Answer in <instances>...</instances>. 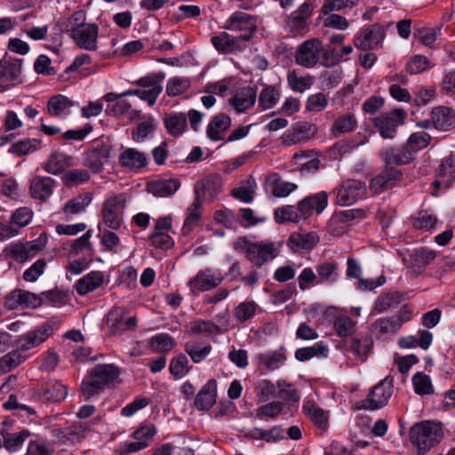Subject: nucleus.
<instances>
[{
  "mask_svg": "<svg viewBox=\"0 0 455 455\" xmlns=\"http://www.w3.org/2000/svg\"><path fill=\"white\" fill-rule=\"evenodd\" d=\"M279 247L269 240L252 242L248 236H239L233 243V248L243 252L247 260L256 267L273 260L278 256Z\"/></svg>",
  "mask_w": 455,
  "mask_h": 455,
  "instance_id": "1",
  "label": "nucleus"
},
{
  "mask_svg": "<svg viewBox=\"0 0 455 455\" xmlns=\"http://www.w3.org/2000/svg\"><path fill=\"white\" fill-rule=\"evenodd\" d=\"M120 375L119 368L114 364H97L81 383V391L85 401H89L108 387Z\"/></svg>",
  "mask_w": 455,
  "mask_h": 455,
  "instance_id": "2",
  "label": "nucleus"
},
{
  "mask_svg": "<svg viewBox=\"0 0 455 455\" xmlns=\"http://www.w3.org/2000/svg\"><path fill=\"white\" fill-rule=\"evenodd\" d=\"M409 435L417 454L424 455L442 441L443 431L440 422L425 420L414 424Z\"/></svg>",
  "mask_w": 455,
  "mask_h": 455,
  "instance_id": "3",
  "label": "nucleus"
},
{
  "mask_svg": "<svg viewBox=\"0 0 455 455\" xmlns=\"http://www.w3.org/2000/svg\"><path fill=\"white\" fill-rule=\"evenodd\" d=\"M394 378L387 376L369 392L367 397L357 403L358 409L378 410L386 406L393 393Z\"/></svg>",
  "mask_w": 455,
  "mask_h": 455,
  "instance_id": "4",
  "label": "nucleus"
},
{
  "mask_svg": "<svg viewBox=\"0 0 455 455\" xmlns=\"http://www.w3.org/2000/svg\"><path fill=\"white\" fill-rule=\"evenodd\" d=\"M405 116V111L395 108L390 112L381 113L372 122L383 139H393L397 128L403 124Z\"/></svg>",
  "mask_w": 455,
  "mask_h": 455,
  "instance_id": "5",
  "label": "nucleus"
},
{
  "mask_svg": "<svg viewBox=\"0 0 455 455\" xmlns=\"http://www.w3.org/2000/svg\"><path fill=\"white\" fill-rule=\"evenodd\" d=\"M323 43L318 38H311L299 44L295 52L296 64L306 68H313L320 63Z\"/></svg>",
  "mask_w": 455,
  "mask_h": 455,
  "instance_id": "6",
  "label": "nucleus"
},
{
  "mask_svg": "<svg viewBox=\"0 0 455 455\" xmlns=\"http://www.w3.org/2000/svg\"><path fill=\"white\" fill-rule=\"evenodd\" d=\"M53 332L51 323H45L37 329L28 331L20 336L13 343V348L18 349L21 354L44 342Z\"/></svg>",
  "mask_w": 455,
  "mask_h": 455,
  "instance_id": "7",
  "label": "nucleus"
},
{
  "mask_svg": "<svg viewBox=\"0 0 455 455\" xmlns=\"http://www.w3.org/2000/svg\"><path fill=\"white\" fill-rule=\"evenodd\" d=\"M365 183L358 180H347L337 188V204L339 205H351L366 195Z\"/></svg>",
  "mask_w": 455,
  "mask_h": 455,
  "instance_id": "8",
  "label": "nucleus"
},
{
  "mask_svg": "<svg viewBox=\"0 0 455 455\" xmlns=\"http://www.w3.org/2000/svg\"><path fill=\"white\" fill-rule=\"evenodd\" d=\"M4 305L10 310L18 307L37 308L43 305V299L28 291L15 289L8 293L4 299Z\"/></svg>",
  "mask_w": 455,
  "mask_h": 455,
  "instance_id": "9",
  "label": "nucleus"
},
{
  "mask_svg": "<svg viewBox=\"0 0 455 455\" xmlns=\"http://www.w3.org/2000/svg\"><path fill=\"white\" fill-rule=\"evenodd\" d=\"M125 196L118 195L108 198L103 204V221L111 229H118L121 227V211L124 208Z\"/></svg>",
  "mask_w": 455,
  "mask_h": 455,
  "instance_id": "10",
  "label": "nucleus"
},
{
  "mask_svg": "<svg viewBox=\"0 0 455 455\" xmlns=\"http://www.w3.org/2000/svg\"><path fill=\"white\" fill-rule=\"evenodd\" d=\"M126 308L116 307L112 308L108 314V324L113 335H121L124 332L134 330L137 326L136 316L125 318Z\"/></svg>",
  "mask_w": 455,
  "mask_h": 455,
  "instance_id": "11",
  "label": "nucleus"
},
{
  "mask_svg": "<svg viewBox=\"0 0 455 455\" xmlns=\"http://www.w3.org/2000/svg\"><path fill=\"white\" fill-rule=\"evenodd\" d=\"M386 36V29L381 24L375 23L362 30L360 35L355 38L354 44L356 48L371 50L376 48L382 43Z\"/></svg>",
  "mask_w": 455,
  "mask_h": 455,
  "instance_id": "12",
  "label": "nucleus"
},
{
  "mask_svg": "<svg viewBox=\"0 0 455 455\" xmlns=\"http://www.w3.org/2000/svg\"><path fill=\"white\" fill-rule=\"evenodd\" d=\"M314 4L305 2L292 12L287 20V26L293 36H302L307 31V20L312 15Z\"/></svg>",
  "mask_w": 455,
  "mask_h": 455,
  "instance_id": "13",
  "label": "nucleus"
},
{
  "mask_svg": "<svg viewBox=\"0 0 455 455\" xmlns=\"http://www.w3.org/2000/svg\"><path fill=\"white\" fill-rule=\"evenodd\" d=\"M21 64L19 59L0 61V86L4 90L21 83Z\"/></svg>",
  "mask_w": 455,
  "mask_h": 455,
  "instance_id": "14",
  "label": "nucleus"
},
{
  "mask_svg": "<svg viewBox=\"0 0 455 455\" xmlns=\"http://www.w3.org/2000/svg\"><path fill=\"white\" fill-rule=\"evenodd\" d=\"M224 28L231 31H240L241 36H248V39L251 40L256 31L257 23L253 16L236 12L229 17Z\"/></svg>",
  "mask_w": 455,
  "mask_h": 455,
  "instance_id": "15",
  "label": "nucleus"
},
{
  "mask_svg": "<svg viewBox=\"0 0 455 455\" xmlns=\"http://www.w3.org/2000/svg\"><path fill=\"white\" fill-rule=\"evenodd\" d=\"M223 281V275L220 270L205 268L199 271L195 277L189 280L188 285L192 291H206L216 288Z\"/></svg>",
  "mask_w": 455,
  "mask_h": 455,
  "instance_id": "16",
  "label": "nucleus"
},
{
  "mask_svg": "<svg viewBox=\"0 0 455 455\" xmlns=\"http://www.w3.org/2000/svg\"><path fill=\"white\" fill-rule=\"evenodd\" d=\"M99 27L94 23H88L69 34L70 38L81 49L95 51L97 49V38Z\"/></svg>",
  "mask_w": 455,
  "mask_h": 455,
  "instance_id": "17",
  "label": "nucleus"
},
{
  "mask_svg": "<svg viewBox=\"0 0 455 455\" xmlns=\"http://www.w3.org/2000/svg\"><path fill=\"white\" fill-rule=\"evenodd\" d=\"M36 395L44 403H60L68 395V387L61 382L52 379L36 389Z\"/></svg>",
  "mask_w": 455,
  "mask_h": 455,
  "instance_id": "18",
  "label": "nucleus"
},
{
  "mask_svg": "<svg viewBox=\"0 0 455 455\" xmlns=\"http://www.w3.org/2000/svg\"><path fill=\"white\" fill-rule=\"evenodd\" d=\"M299 212L305 220H307L314 212L321 214L328 205V195L324 191L315 193L306 196L299 202Z\"/></svg>",
  "mask_w": 455,
  "mask_h": 455,
  "instance_id": "19",
  "label": "nucleus"
},
{
  "mask_svg": "<svg viewBox=\"0 0 455 455\" xmlns=\"http://www.w3.org/2000/svg\"><path fill=\"white\" fill-rule=\"evenodd\" d=\"M297 188V184L284 180L277 172L269 174L265 180V190L277 198L286 197Z\"/></svg>",
  "mask_w": 455,
  "mask_h": 455,
  "instance_id": "20",
  "label": "nucleus"
},
{
  "mask_svg": "<svg viewBox=\"0 0 455 455\" xmlns=\"http://www.w3.org/2000/svg\"><path fill=\"white\" fill-rule=\"evenodd\" d=\"M431 121L436 130L449 131L455 127V111L448 107H435L431 111Z\"/></svg>",
  "mask_w": 455,
  "mask_h": 455,
  "instance_id": "21",
  "label": "nucleus"
},
{
  "mask_svg": "<svg viewBox=\"0 0 455 455\" xmlns=\"http://www.w3.org/2000/svg\"><path fill=\"white\" fill-rule=\"evenodd\" d=\"M217 382L212 379L208 380L197 393L195 398V406L199 411H208L216 403Z\"/></svg>",
  "mask_w": 455,
  "mask_h": 455,
  "instance_id": "22",
  "label": "nucleus"
},
{
  "mask_svg": "<svg viewBox=\"0 0 455 455\" xmlns=\"http://www.w3.org/2000/svg\"><path fill=\"white\" fill-rule=\"evenodd\" d=\"M78 103L62 94L51 97L47 102V113L53 117H63L70 114L71 108Z\"/></svg>",
  "mask_w": 455,
  "mask_h": 455,
  "instance_id": "23",
  "label": "nucleus"
},
{
  "mask_svg": "<svg viewBox=\"0 0 455 455\" xmlns=\"http://www.w3.org/2000/svg\"><path fill=\"white\" fill-rule=\"evenodd\" d=\"M316 132V126L308 122L297 123L292 128L283 135L284 142L287 144H296L302 140H308Z\"/></svg>",
  "mask_w": 455,
  "mask_h": 455,
  "instance_id": "24",
  "label": "nucleus"
},
{
  "mask_svg": "<svg viewBox=\"0 0 455 455\" xmlns=\"http://www.w3.org/2000/svg\"><path fill=\"white\" fill-rule=\"evenodd\" d=\"M320 241V237L315 232L292 233L287 245L294 251L300 250L311 251Z\"/></svg>",
  "mask_w": 455,
  "mask_h": 455,
  "instance_id": "25",
  "label": "nucleus"
},
{
  "mask_svg": "<svg viewBox=\"0 0 455 455\" xmlns=\"http://www.w3.org/2000/svg\"><path fill=\"white\" fill-rule=\"evenodd\" d=\"M403 172H379L370 182V190L374 194H380L394 188L401 180Z\"/></svg>",
  "mask_w": 455,
  "mask_h": 455,
  "instance_id": "26",
  "label": "nucleus"
},
{
  "mask_svg": "<svg viewBox=\"0 0 455 455\" xmlns=\"http://www.w3.org/2000/svg\"><path fill=\"white\" fill-rule=\"evenodd\" d=\"M104 283V274L101 271H91L75 284L76 291L80 296H84L100 288Z\"/></svg>",
  "mask_w": 455,
  "mask_h": 455,
  "instance_id": "27",
  "label": "nucleus"
},
{
  "mask_svg": "<svg viewBox=\"0 0 455 455\" xmlns=\"http://www.w3.org/2000/svg\"><path fill=\"white\" fill-rule=\"evenodd\" d=\"M256 89L247 86L240 89L234 97L228 100L229 104L237 111L243 112L251 108L256 101Z\"/></svg>",
  "mask_w": 455,
  "mask_h": 455,
  "instance_id": "28",
  "label": "nucleus"
},
{
  "mask_svg": "<svg viewBox=\"0 0 455 455\" xmlns=\"http://www.w3.org/2000/svg\"><path fill=\"white\" fill-rule=\"evenodd\" d=\"M148 156L136 148H126L119 156V163L124 168L142 169L148 164Z\"/></svg>",
  "mask_w": 455,
  "mask_h": 455,
  "instance_id": "29",
  "label": "nucleus"
},
{
  "mask_svg": "<svg viewBox=\"0 0 455 455\" xmlns=\"http://www.w3.org/2000/svg\"><path fill=\"white\" fill-rule=\"evenodd\" d=\"M180 187L178 179L159 180L147 184V190L156 196L164 197L175 193Z\"/></svg>",
  "mask_w": 455,
  "mask_h": 455,
  "instance_id": "30",
  "label": "nucleus"
},
{
  "mask_svg": "<svg viewBox=\"0 0 455 455\" xmlns=\"http://www.w3.org/2000/svg\"><path fill=\"white\" fill-rule=\"evenodd\" d=\"M54 185L53 180L48 177H36L30 184V195L34 199L45 202L52 195Z\"/></svg>",
  "mask_w": 455,
  "mask_h": 455,
  "instance_id": "31",
  "label": "nucleus"
},
{
  "mask_svg": "<svg viewBox=\"0 0 455 455\" xmlns=\"http://www.w3.org/2000/svg\"><path fill=\"white\" fill-rule=\"evenodd\" d=\"M381 158L387 166L389 165H404L413 160V154L404 148H389L381 153Z\"/></svg>",
  "mask_w": 455,
  "mask_h": 455,
  "instance_id": "32",
  "label": "nucleus"
},
{
  "mask_svg": "<svg viewBox=\"0 0 455 455\" xmlns=\"http://www.w3.org/2000/svg\"><path fill=\"white\" fill-rule=\"evenodd\" d=\"M403 299V294L399 291H389L380 294L374 302L373 311L383 313L396 307Z\"/></svg>",
  "mask_w": 455,
  "mask_h": 455,
  "instance_id": "33",
  "label": "nucleus"
},
{
  "mask_svg": "<svg viewBox=\"0 0 455 455\" xmlns=\"http://www.w3.org/2000/svg\"><path fill=\"white\" fill-rule=\"evenodd\" d=\"M257 188V182L253 176L250 175L248 178L242 181L240 186L231 190V196L235 199L250 204L254 199L255 191Z\"/></svg>",
  "mask_w": 455,
  "mask_h": 455,
  "instance_id": "34",
  "label": "nucleus"
},
{
  "mask_svg": "<svg viewBox=\"0 0 455 455\" xmlns=\"http://www.w3.org/2000/svg\"><path fill=\"white\" fill-rule=\"evenodd\" d=\"M202 215L203 208L200 198L195 196L194 202L188 208V215L181 229L183 235H188L191 233L195 227L197 226Z\"/></svg>",
  "mask_w": 455,
  "mask_h": 455,
  "instance_id": "35",
  "label": "nucleus"
},
{
  "mask_svg": "<svg viewBox=\"0 0 455 455\" xmlns=\"http://www.w3.org/2000/svg\"><path fill=\"white\" fill-rule=\"evenodd\" d=\"M76 166V159L73 156L56 151L49 156L45 171H67Z\"/></svg>",
  "mask_w": 455,
  "mask_h": 455,
  "instance_id": "36",
  "label": "nucleus"
},
{
  "mask_svg": "<svg viewBox=\"0 0 455 455\" xmlns=\"http://www.w3.org/2000/svg\"><path fill=\"white\" fill-rule=\"evenodd\" d=\"M259 367H265L268 371L278 369L286 360L284 349L281 347L275 351H270L257 355Z\"/></svg>",
  "mask_w": 455,
  "mask_h": 455,
  "instance_id": "37",
  "label": "nucleus"
},
{
  "mask_svg": "<svg viewBox=\"0 0 455 455\" xmlns=\"http://www.w3.org/2000/svg\"><path fill=\"white\" fill-rule=\"evenodd\" d=\"M436 252L427 248L417 249L411 256V269L419 275L435 259Z\"/></svg>",
  "mask_w": 455,
  "mask_h": 455,
  "instance_id": "38",
  "label": "nucleus"
},
{
  "mask_svg": "<svg viewBox=\"0 0 455 455\" xmlns=\"http://www.w3.org/2000/svg\"><path fill=\"white\" fill-rule=\"evenodd\" d=\"M231 125V119L226 114L215 116L207 126V136L213 141L222 140L220 133L228 130Z\"/></svg>",
  "mask_w": 455,
  "mask_h": 455,
  "instance_id": "39",
  "label": "nucleus"
},
{
  "mask_svg": "<svg viewBox=\"0 0 455 455\" xmlns=\"http://www.w3.org/2000/svg\"><path fill=\"white\" fill-rule=\"evenodd\" d=\"M357 127V119L353 113H346L339 116L332 124L331 132L337 138L343 133L352 132Z\"/></svg>",
  "mask_w": 455,
  "mask_h": 455,
  "instance_id": "40",
  "label": "nucleus"
},
{
  "mask_svg": "<svg viewBox=\"0 0 455 455\" xmlns=\"http://www.w3.org/2000/svg\"><path fill=\"white\" fill-rule=\"evenodd\" d=\"M303 412L320 429H326L328 427L329 415L324 410L316 407L313 402L307 401L302 407Z\"/></svg>",
  "mask_w": 455,
  "mask_h": 455,
  "instance_id": "41",
  "label": "nucleus"
},
{
  "mask_svg": "<svg viewBox=\"0 0 455 455\" xmlns=\"http://www.w3.org/2000/svg\"><path fill=\"white\" fill-rule=\"evenodd\" d=\"M275 220L278 224H283L285 222L299 223L301 220H305L304 217L301 216L299 212V203L297 205H284L277 208L275 211Z\"/></svg>",
  "mask_w": 455,
  "mask_h": 455,
  "instance_id": "42",
  "label": "nucleus"
},
{
  "mask_svg": "<svg viewBox=\"0 0 455 455\" xmlns=\"http://www.w3.org/2000/svg\"><path fill=\"white\" fill-rule=\"evenodd\" d=\"M164 122L168 132L174 137L183 133L188 124L187 116L183 113L167 114Z\"/></svg>",
  "mask_w": 455,
  "mask_h": 455,
  "instance_id": "43",
  "label": "nucleus"
},
{
  "mask_svg": "<svg viewBox=\"0 0 455 455\" xmlns=\"http://www.w3.org/2000/svg\"><path fill=\"white\" fill-rule=\"evenodd\" d=\"M3 436V445L9 451H16L24 443L25 440L31 435L28 429H22L19 433H8L1 431Z\"/></svg>",
  "mask_w": 455,
  "mask_h": 455,
  "instance_id": "44",
  "label": "nucleus"
},
{
  "mask_svg": "<svg viewBox=\"0 0 455 455\" xmlns=\"http://www.w3.org/2000/svg\"><path fill=\"white\" fill-rule=\"evenodd\" d=\"M220 186V176L217 173L210 174L205 179H203L195 184V195L197 198H200L201 195L205 192H208L209 195L212 196L219 190Z\"/></svg>",
  "mask_w": 455,
  "mask_h": 455,
  "instance_id": "45",
  "label": "nucleus"
},
{
  "mask_svg": "<svg viewBox=\"0 0 455 455\" xmlns=\"http://www.w3.org/2000/svg\"><path fill=\"white\" fill-rule=\"evenodd\" d=\"M281 97L279 87L275 85H267L259 95V108L261 110H267L274 108Z\"/></svg>",
  "mask_w": 455,
  "mask_h": 455,
  "instance_id": "46",
  "label": "nucleus"
},
{
  "mask_svg": "<svg viewBox=\"0 0 455 455\" xmlns=\"http://www.w3.org/2000/svg\"><path fill=\"white\" fill-rule=\"evenodd\" d=\"M400 330V321L395 316L381 317L371 324V331L377 335L395 334Z\"/></svg>",
  "mask_w": 455,
  "mask_h": 455,
  "instance_id": "47",
  "label": "nucleus"
},
{
  "mask_svg": "<svg viewBox=\"0 0 455 455\" xmlns=\"http://www.w3.org/2000/svg\"><path fill=\"white\" fill-rule=\"evenodd\" d=\"M26 359V355L18 351V349L13 348L12 351L0 358V375L11 371L25 362Z\"/></svg>",
  "mask_w": 455,
  "mask_h": 455,
  "instance_id": "48",
  "label": "nucleus"
},
{
  "mask_svg": "<svg viewBox=\"0 0 455 455\" xmlns=\"http://www.w3.org/2000/svg\"><path fill=\"white\" fill-rule=\"evenodd\" d=\"M176 345L177 342L175 339L167 333H161L153 336L148 341L149 347L156 353H167Z\"/></svg>",
  "mask_w": 455,
  "mask_h": 455,
  "instance_id": "49",
  "label": "nucleus"
},
{
  "mask_svg": "<svg viewBox=\"0 0 455 455\" xmlns=\"http://www.w3.org/2000/svg\"><path fill=\"white\" fill-rule=\"evenodd\" d=\"M92 196L91 193H85L68 200L64 207L65 213L77 214L85 211V208L91 204Z\"/></svg>",
  "mask_w": 455,
  "mask_h": 455,
  "instance_id": "50",
  "label": "nucleus"
},
{
  "mask_svg": "<svg viewBox=\"0 0 455 455\" xmlns=\"http://www.w3.org/2000/svg\"><path fill=\"white\" fill-rule=\"evenodd\" d=\"M333 326L340 338L352 336L355 332V322L347 315H337Z\"/></svg>",
  "mask_w": 455,
  "mask_h": 455,
  "instance_id": "51",
  "label": "nucleus"
},
{
  "mask_svg": "<svg viewBox=\"0 0 455 455\" xmlns=\"http://www.w3.org/2000/svg\"><path fill=\"white\" fill-rule=\"evenodd\" d=\"M287 81L290 88L298 92H304L314 84L312 76H299L295 70L290 71L287 75Z\"/></svg>",
  "mask_w": 455,
  "mask_h": 455,
  "instance_id": "52",
  "label": "nucleus"
},
{
  "mask_svg": "<svg viewBox=\"0 0 455 455\" xmlns=\"http://www.w3.org/2000/svg\"><path fill=\"white\" fill-rule=\"evenodd\" d=\"M213 219L216 223L224 226L228 229L235 232L238 229L237 214L233 210L228 208L217 210L214 212Z\"/></svg>",
  "mask_w": 455,
  "mask_h": 455,
  "instance_id": "53",
  "label": "nucleus"
},
{
  "mask_svg": "<svg viewBox=\"0 0 455 455\" xmlns=\"http://www.w3.org/2000/svg\"><path fill=\"white\" fill-rule=\"evenodd\" d=\"M373 346L372 339L364 335L360 338L354 339L351 343V351L363 362L367 358L369 352Z\"/></svg>",
  "mask_w": 455,
  "mask_h": 455,
  "instance_id": "54",
  "label": "nucleus"
},
{
  "mask_svg": "<svg viewBox=\"0 0 455 455\" xmlns=\"http://www.w3.org/2000/svg\"><path fill=\"white\" fill-rule=\"evenodd\" d=\"M188 328V333L189 335L212 334L220 331V327L213 322L202 319L190 322Z\"/></svg>",
  "mask_w": 455,
  "mask_h": 455,
  "instance_id": "55",
  "label": "nucleus"
},
{
  "mask_svg": "<svg viewBox=\"0 0 455 455\" xmlns=\"http://www.w3.org/2000/svg\"><path fill=\"white\" fill-rule=\"evenodd\" d=\"M190 370L188 357L184 354H179L171 360L169 371L177 379L186 376Z\"/></svg>",
  "mask_w": 455,
  "mask_h": 455,
  "instance_id": "56",
  "label": "nucleus"
},
{
  "mask_svg": "<svg viewBox=\"0 0 455 455\" xmlns=\"http://www.w3.org/2000/svg\"><path fill=\"white\" fill-rule=\"evenodd\" d=\"M317 155L314 150H304L293 155L291 162L297 164L299 160L309 158L302 164L300 171H315L320 167V160L315 156Z\"/></svg>",
  "mask_w": 455,
  "mask_h": 455,
  "instance_id": "57",
  "label": "nucleus"
},
{
  "mask_svg": "<svg viewBox=\"0 0 455 455\" xmlns=\"http://www.w3.org/2000/svg\"><path fill=\"white\" fill-rule=\"evenodd\" d=\"M316 283H332L337 280V264L333 262H323L316 266Z\"/></svg>",
  "mask_w": 455,
  "mask_h": 455,
  "instance_id": "58",
  "label": "nucleus"
},
{
  "mask_svg": "<svg viewBox=\"0 0 455 455\" xmlns=\"http://www.w3.org/2000/svg\"><path fill=\"white\" fill-rule=\"evenodd\" d=\"M184 349L195 363H199L211 353L212 346L201 347L196 341H188L185 344Z\"/></svg>",
  "mask_w": 455,
  "mask_h": 455,
  "instance_id": "59",
  "label": "nucleus"
},
{
  "mask_svg": "<svg viewBox=\"0 0 455 455\" xmlns=\"http://www.w3.org/2000/svg\"><path fill=\"white\" fill-rule=\"evenodd\" d=\"M431 141V136L426 132H417L409 137L406 147L412 154L427 148Z\"/></svg>",
  "mask_w": 455,
  "mask_h": 455,
  "instance_id": "60",
  "label": "nucleus"
},
{
  "mask_svg": "<svg viewBox=\"0 0 455 455\" xmlns=\"http://www.w3.org/2000/svg\"><path fill=\"white\" fill-rule=\"evenodd\" d=\"M39 296L42 297L43 302L45 300L53 307L64 306L68 304L69 299L68 292L60 289L43 291Z\"/></svg>",
  "mask_w": 455,
  "mask_h": 455,
  "instance_id": "61",
  "label": "nucleus"
},
{
  "mask_svg": "<svg viewBox=\"0 0 455 455\" xmlns=\"http://www.w3.org/2000/svg\"><path fill=\"white\" fill-rule=\"evenodd\" d=\"M328 351L323 342L315 343L312 347H301L296 350L295 358L298 361L304 362L310 360L315 356L324 355Z\"/></svg>",
  "mask_w": 455,
  "mask_h": 455,
  "instance_id": "62",
  "label": "nucleus"
},
{
  "mask_svg": "<svg viewBox=\"0 0 455 455\" xmlns=\"http://www.w3.org/2000/svg\"><path fill=\"white\" fill-rule=\"evenodd\" d=\"M415 393L419 395H431L434 393L431 379L423 372H417L411 379Z\"/></svg>",
  "mask_w": 455,
  "mask_h": 455,
  "instance_id": "63",
  "label": "nucleus"
},
{
  "mask_svg": "<svg viewBox=\"0 0 455 455\" xmlns=\"http://www.w3.org/2000/svg\"><path fill=\"white\" fill-rule=\"evenodd\" d=\"M36 251V245L28 247L23 243L12 244L8 249L10 257L18 262H25Z\"/></svg>",
  "mask_w": 455,
  "mask_h": 455,
  "instance_id": "64",
  "label": "nucleus"
}]
</instances>
